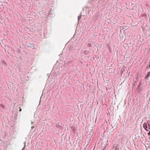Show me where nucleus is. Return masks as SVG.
I'll list each match as a JSON object with an SVG mask.
<instances>
[{"mask_svg":"<svg viewBox=\"0 0 150 150\" xmlns=\"http://www.w3.org/2000/svg\"><path fill=\"white\" fill-rule=\"evenodd\" d=\"M143 127L144 129L146 131H148V124L147 122L146 123H144L143 124Z\"/></svg>","mask_w":150,"mask_h":150,"instance_id":"1","label":"nucleus"},{"mask_svg":"<svg viewBox=\"0 0 150 150\" xmlns=\"http://www.w3.org/2000/svg\"><path fill=\"white\" fill-rule=\"evenodd\" d=\"M2 64L5 65H7V64H6V63L4 61H3L2 62Z\"/></svg>","mask_w":150,"mask_h":150,"instance_id":"6","label":"nucleus"},{"mask_svg":"<svg viewBox=\"0 0 150 150\" xmlns=\"http://www.w3.org/2000/svg\"><path fill=\"white\" fill-rule=\"evenodd\" d=\"M82 16V15H81V14L78 17V21H79L81 19V17Z\"/></svg>","mask_w":150,"mask_h":150,"instance_id":"4","label":"nucleus"},{"mask_svg":"<svg viewBox=\"0 0 150 150\" xmlns=\"http://www.w3.org/2000/svg\"><path fill=\"white\" fill-rule=\"evenodd\" d=\"M89 53V52L87 50H85L83 52V53L85 55H87Z\"/></svg>","mask_w":150,"mask_h":150,"instance_id":"2","label":"nucleus"},{"mask_svg":"<svg viewBox=\"0 0 150 150\" xmlns=\"http://www.w3.org/2000/svg\"><path fill=\"white\" fill-rule=\"evenodd\" d=\"M21 150H25V148L24 147Z\"/></svg>","mask_w":150,"mask_h":150,"instance_id":"10","label":"nucleus"},{"mask_svg":"<svg viewBox=\"0 0 150 150\" xmlns=\"http://www.w3.org/2000/svg\"><path fill=\"white\" fill-rule=\"evenodd\" d=\"M150 121L149 120H148L147 121V123L148 124V128L149 129H150V124L149 123Z\"/></svg>","mask_w":150,"mask_h":150,"instance_id":"3","label":"nucleus"},{"mask_svg":"<svg viewBox=\"0 0 150 150\" xmlns=\"http://www.w3.org/2000/svg\"><path fill=\"white\" fill-rule=\"evenodd\" d=\"M87 46L88 47H91L92 45L91 43H89L88 44Z\"/></svg>","mask_w":150,"mask_h":150,"instance_id":"5","label":"nucleus"},{"mask_svg":"<svg viewBox=\"0 0 150 150\" xmlns=\"http://www.w3.org/2000/svg\"><path fill=\"white\" fill-rule=\"evenodd\" d=\"M19 111L21 112V108L20 107H19Z\"/></svg>","mask_w":150,"mask_h":150,"instance_id":"8","label":"nucleus"},{"mask_svg":"<svg viewBox=\"0 0 150 150\" xmlns=\"http://www.w3.org/2000/svg\"><path fill=\"white\" fill-rule=\"evenodd\" d=\"M148 134L149 135H150V131H149V132L148 133Z\"/></svg>","mask_w":150,"mask_h":150,"instance_id":"9","label":"nucleus"},{"mask_svg":"<svg viewBox=\"0 0 150 150\" xmlns=\"http://www.w3.org/2000/svg\"><path fill=\"white\" fill-rule=\"evenodd\" d=\"M4 108V106L1 104H0V108Z\"/></svg>","mask_w":150,"mask_h":150,"instance_id":"7","label":"nucleus"}]
</instances>
